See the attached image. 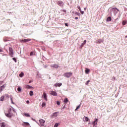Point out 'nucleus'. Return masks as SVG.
<instances>
[{"instance_id": "nucleus-23", "label": "nucleus", "mask_w": 127, "mask_h": 127, "mask_svg": "<svg viewBox=\"0 0 127 127\" xmlns=\"http://www.w3.org/2000/svg\"><path fill=\"white\" fill-rule=\"evenodd\" d=\"M17 91H18V92H21V91H22L21 88L20 87H18L17 88Z\"/></svg>"}, {"instance_id": "nucleus-12", "label": "nucleus", "mask_w": 127, "mask_h": 127, "mask_svg": "<svg viewBox=\"0 0 127 127\" xmlns=\"http://www.w3.org/2000/svg\"><path fill=\"white\" fill-rule=\"evenodd\" d=\"M98 120H99L98 119H96L95 121H94V122H93L94 127H95V125H98Z\"/></svg>"}, {"instance_id": "nucleus-36", "label": "nucleus", "mask_w": 127, "mask_h": 127, "mask_svg": "<svg viewBox=\"0 0 127 127\" xmlns=\"http://www.w3.org/2000/svg\"><path fill=\"white\" fill-rule=\"evenodd\" d=\"M13 60H14V61L16 63V59L15 58H13Z\"/></svg>"}, {"instance_id": "nucleus-2", "label": "nucleus", "mask_w": 127, "mask_h": 127, "mask_svg": "<svg viewBox=\"0 0 127 127\" xmlns=\"http://www.w3.org/2000/svg\"><path fill=\"white\" fill-rule=\"evenodd\" d=\"M72 72H66L64 74V77H66V78H70L71 76H72Z\"/></svg>"}, {"instance_id": "nucleus-1", "label": "nucleus", "mask_w": 127, "mask_h": 127, "mask_svg": "<svg viewBox=\"0 0 127 127\" xmlns=\"http://www.w3.org/2000/svg\"><path fill=\"white\" fill-rule=\"evenodd\" d=\"M10 112H11V109H9L8 110V113H5V116H6V117H7V118H10V117H12L13 116V114L10 113Z\"/></svg>"}, {"instance_id": "nucleus-42", "label": "nucleus", "mask_w": 127, "mask_h": 127, "mask_svg": "<svg viewBox=\"0 0 127 127\" xmlns=\"http://www.w3.org/2000/svg\"><path fill=\"white\" fill-rule=\"evenodd\" d=\"M75 19H78V17H76L75 18Z\"/></svg>"}, {"instance_id": "nucleus-41", "label": "nucleus", "mask_w": 127, "mask_h": 127, "mask_svg": "<svg viewBox=\"0 0 127 127\" xmlns=\"http://www.w3.org/2000/svg\"><path fill=\"white\" fill-rule=\"evenodd\" d=\"M26 103H29V101L27 100Z\"/></svg>"}, {"instance_id": "nucleus-39", "label": "nucleus", "mask_w": 127, "mask_h": 127, "mask_svg": "<svg viewBox=\"0 0 127 127\" xmlns=\"http://www.w3.org/2000/svg\"><path fill=\"white\" fill-rule=\"evenodd\" d=\"M0 52H2V50H1V49H0Z\"/></svg>"}, {"instance_id": "nucleus-33", "label": "nucleus", "mask_w": 127, "mask_h": 127, "mask_svg": "<svg viewBox=\"0 0 127 127\" xmlns=\"http://www.w3.org/2000/svg\"><path fill=\"white\" fill-rule=\"evenodd\" d=\"M57 105H58V106H60V102L57 101Z\"/></svg>"}, {"instance_id": "nucleus-32", "label": "nucleus", "mask_w": 127, "mask_h": 127, "mask_svg": "<svg viewBox=\"0 0 127 127\" xmlns=\"http://www.w3.org/2000/svg\"><path fill=\"white\" fill-rule=\"evenodd\" d=\"M11 102L13 105H14V102H13V101L12 100V98H10Z\"/></svg>"}, {"instance_id": "nucleus-21", "label": "nucleus", "mask_w": 127, "mask_h": 127, "mask_svg": "<svg viewBox=\"0 0 127 127\" xmlns=\"http://www.w3.org/2000/svg\"><path fill=\"white\" fill-rule=\"evenodd\" d=\"M112 21V17H108L107 19V21Z\"/></svg>"}, {"instance_id": "nucleus-19", "label": "nucleus", "mask_w": 127, "mask_h": 127, "mask_svg": "<svg viewBox=\"0 0 127 127\" xmlns=\"http://www.w3.org/2000/svg\"><path fill=\"white\" fill-rule=\"evenodd\" d=\"M42 108H45V107H46V103L43 102V103L42 104Z\"/></svg>"}, {"instance_id": "nucleus-28", "label": "nucleus", "mask_w": 127, "mask_h": 127, "mask_svg": "<svg viewBox=\"0 0 127 127\" xmlns=\"http://www.w3.org/2000/svg\"><path fill=\"white\" fill-rule=\"evenodd\" d=\"M64 103H68V99L65 98L64 100Z\"/></svg>"}, {"instance_id": "nucleus-25", "label": "nucleus", "mask_w": 127, "mask_h": 127, "mask_svg": "<svg viewBox=\"0 0 127 127\" xmlns=\"http://www.w3.org/2000/svg\"><path fill=\"white\" fill-rule=\"evenodd\" d=\"M53 117H54V118H56V117H57V112L54 113L53 114Z\"/></svg>"}, {"instance_id": "nucleus-26", "label": "nucleus", "mask_w": 127, "mask_h": 127, "mask_svg": "<svg viewBox=\"0 0 127 127\" xmlns=\"http://www.w3.org/2000/svg\"><path fill=\"white\" fill-rule=\"evenodd\" d=\"M24 125H25V126H30L29 123L28 122H24Z\"/></svg>"}, {"instance_id": "nucleus-43", "label": "nucleus", "mask_w": 127, "mask_h": 127, "mask_svg": "<svg viewBox=\"0 0 127 127\" xmlns=\"http://www.w3.org/2000/svg\"><path fill=\"white\" fill-rule=\"evenodd\" d=\"M29 83H31V81H30L29 82Z\"/></svg>"}, {"instance_id": "nucleus-27", "label": "nucleus", "mask_w": 127, "mask_h": 127, "mask_svg": "<svg viewBox=\"0 0 127 127\" xmlns=\"http://www.w3.org/2000/svg\"><path fill=\"white\" fill-rule=\"evenodd\" d=\"M60 124L59 123H56L54 125V127H58Z\"/></svg>"}, {"instance_id": "nucleus-30", "label": "nucleus", "mask_w": 127, "mask_h": 127, "mask_svg": "<svg viewBox=\"0 0 127 127\" xmlns=\"http://www.w3.org/2000/svg\"><path fill=\"white\" fill-rule=\"evenodd\" d=\"M112 9H114V10H116V9L117 10V11H120V10L116 7L112 8Z\"/></svg>"}, {"instance_id": "nucleus-34", "label": "nucleus", "mask_w": 127, "mask_h": 127, "mask_svg": "<svg viewBox=\"0 0 127 127\" xmlns=\"http://www.w3.org/2000/svg\"><path fill=\"white\" fill-rule=\"evenodd\" d=\"M34 55V53L33 52H31L30 53V56H33V55Z\"/></svg>"}, {"instance_id": "nucleus-5", "label": "nucleus", "mask_w": 127, "mask_h": 127, "mask_svg": "<svg viewBox=\"0 0 127 127\" xmlns=\"http://www.w3.org/2000/svg\"><path fill=\"white\" fill-rule=\"evenodd\" d=\"M9 51L10 56H11V57H12L13 56V50H12V49L11 48H9Z\"/></svg>"}, {"instance_id": "nucleus-35", "label": "nucleus", "mask_w": 127, "mask_h": 127, "mask_svg": "<svg viewBox=\"0 0 127 127\" xmlns=\"http://www.w3.org/2000/svg\"><path fill=\"white\" fill-rule=\"evenodd\" d=\"M80 108V105H79L78 106H77L76 108V109L75 110V111H77V110H78V109Z\"/></svg>"}, {"instance_id": "nucleus-4", "label": "nucleus", "mask_w": 127, "mask_h": 127, "mask_svg": "<svg viewBox=\"0 0 127 127\" xmlns=\"http://www.w3.org/2000/svg\"><path fill=\"white\" fill-rule=\"evenodd\" d=\"M39 122L40 126H41V127H44V124H45V120L43 119H40L39 120Z\"/></svg>"}, {"instance_id": "nucleus-29", "label": "nucleus", "mask_w": 127, "mask_h": 127, "mask_svg": "<svg viewBox=\"0 0 127 127\" xmlns=\"http://www.w3.org/2000/svg\"><path fill=\"white\" fill-rule=\"evenodd\" d=\"M53 67H54V68H58V65H57V64H54L53 65Z\"/></svg>"}, {"instance_id": "nucleus-17", "label": "nucleus", "mask_w": 127, "mask_h": 127, "mask_svg": "<svg viewBox=\"0 0 127 127\" xmlns=\"http://www.w3.org/2000/svg\"><path fill=\"white\" fill-rule=\"evenodd\" d=\"M0 101L1 102H3V101H4V96H1L0 98Z\"/></svg>"}, {"instance_id": "nucleus-14", "label": "nucleus", "mask_w": 127, "mask_h": 127, "mask_svg": "<svg viewBox=\"0 0 127 127\" xmlns=\"http://www.w3.org/2000/svg\"><path fill=\"white\" fill-rule=\"evenodd\" d=\"M31 40V39H26L22 40V41H23V42H28V41H30Z\"/></svg>"}, {"instance_id": "nucleus-10", "label": "nucleus", "mask_w": 127, "mask_h": 127, "mask_svg": "<svg viewBox=\"0 0 127 127\" xmlns=\"http://www.w3.org/2000/svg\"><path fill=\"white\" fill-rule=\"evenodd\" d=\"M25 88H26V89H33V87L29 85H25Z\"/></svg>"}, {"instance_id": "nucleus-11", "label": "nucleus", "mask_w": 127, "mask_h": 127, "mask_svg": "<svg viewBox=\"0 0 127 127\" xmlns=\"http://www.w3.org/2000/svg\"><path fill=\"white\" fill-rule=\"evenodd\" d=\"M55 86L56 87H61V86H62V83H57L55 84Z\"/></svg>"}, {"instance_id": "nucleus-37", "label": "nucleus", "mask_w": 127, "mask_h": 127, "mask_svg": "<svg viewBox=\"0 0 127 127\" xmlns=\"http://www.w3.org/2000/svg\"><path fill=\"white\" fill-rule=\"evenodd\" d=\"M125 24H126V22L123 21V25H125Z\"/></svg>"}, {"instance_id": "nucleus-15", "label": "nucleus", "mask_w": 127, "mask_h": 127, "mask_svg": "<svg viewBox=\"0 0 127 127\" xmlns=\"http://www.w3.org/2000/svg\"><path fill=\"white\" fill-rule=\"evenodd\" d=\"M83 121H84V122H88L89 121V118H88V117H84L83 118Z\"/></svg>"}, {"instance_id": "nucleus-31", "label": "nucleus", "mask_w": 127, "mask_h": 127, "mask_svg": "<svg viewBox=\"0 0 127 127\" xmlns=\"http://www.w3.org/2000/svg\"><path fill=\"white\" fill-rule=\"evenodd\" d=\"M89 83H90V80H88V81L85 83V85H86L87 86H88V85H89Z\"/></svg>"}, {"instance_id": "nucleus-24", "label": "nucleus", "mask_w": 127, "mask_h": 127, "mask_svg": "<svg viewBox=\"0 0 127 127\" xmlns=\"http://www.w3.org/2000/svg\"><path fill=\"white\" fill-rule=\"evenodd\" d=\"M33 91H30V92H29V95H30V96H33Z\"/></svg>"}, {"instance_id": "nucleus-8", "label": "nucleus", "mask_w": 127, "mask_h": 127, "mask_svg": "<svg viewBox=\"0 0 127 127\" xmlns=\"http://www.w3.org/2000/svg\"><path fill=\"white\" fill-rule=\"evenodd\" d=\"M5 84H4L0 87V93H1L3 90H4V88H5Z\"/></svg>"}, {"instance_id": "nucleus-22", "label": "nucleus", "mask_w": 127, "mask_h": 127, "mask_svg": "<svg viewBox=\"0 0 127 127\" xmlns=\"http://www.w3.org/2000/svg\"><path fill=\"white\" fill-rule=\"evenodd\" d=\"M86 42H87V40H84L83 43H82L81 44V46L83 47L84 46V45H85V44H86Z\"/></svg>"}, {"instance_id": "nucleus-7", "label": "nucleus", "mask_w": 127, "mask_h": 127, "mask_svg": "<svg viewBox=\"0 0 127 127\" xmlns=\"http://www.w3.org/2000/svg\"><path fill=\"white\" fill-rule=\"evenodd\" d=\"M50 95H52V96H57V93L56 92L52 90L50 91Z\"/></svg>"}, {"instance_id": "nucleus-3", "label": "nucleus", "mask_w": 127, "mask_h": 127, "mask_svg": "<svg viewBox=\"0 0 127 127\" xmlns=\"http://www.w3.org/2000/svg\"><path fill=\"white\" fill-rule=\"evenodd\" d=\"M42 97H43V99L45 100V101H46V102H47V101H48L47 94H46V93H45V92H43Z\"/></svg>"}, {"instance_id": "nucleus-40", "label": "nucleus", "mask_w": 127, "mask_h": 127, "mask_svg": "<svg viewBox=\"0 0 127 127\" xmlns=\"http://www.w3.org/2000/svg\"><path fill=\"white\" fill-rule=\"evenodd\" d=\"M65 26H68V25H67V23H65Z\"/></svg>"}, {"instance_id": "nucleus-20", "label": "nucleus", "mask_w": 127, "mask_h": 127, "mask_svg": "<svg viewBox=\"0 0 127 127\" xmlns=\"http://www.w3.org/2000/svg\"><path fill=\"white\" fill-rule=\"evenodd\" d=\"M19 76L20 78H22L23 76H24V73H23V72H21Z\"/></svg>"}, {"instance_id": "nucleus-13", "label": "nucleus", "mask_w": 127, "mask_h": 127, "mask_svg": "<svg viewBox=\"0 0 127 127\" xmlns=\"http://www.w3.org/2000/svg\"><path fill=\"white\" fill-rule=\"evenodd\" d=\"M58 5H60V6H62V5H63L64 3H63V2H62L61 1H59L58 2Z\"/></svg>"}, {"instance_id": "nucleus-6", "label": "nucleus", "mask_w": 127, "mask_h": 127, "mask_svg": "<svg viewBox=\"0 0 127 127\" xmlns=\"http://www.w3.org/2000/svg\"><path fill=\"white\" fill-rule=\"evenodd\" d=\"M104 42V40L102 39H98L95 42L96 43H97L98 44H100L101 43H103Z\"/></svg>"}, {"instance_id": "nucleus-9", "label": "nucleus", "mask_w": 127, "mask_h": 127, "mask_svg": "<svg viewBox=\"0 0 127 127\" xmlns=\"http://www.w3.org/2000/svg\"><path fill=\"white\" fill-rule=\"evenodd\" d=\"M23 116L26 117V118H30V114L28 113H24Z\"/></svg>"}, {"instance_id": "nucleus-18", "label": "nucleus", "mask_w": 127, "mask_h": 127, "mask_svg": "<svg viewBox=\"0 0 127 127\" xmlns=\"http://www.w3.org/2000/svg\"><path fill=\"white\" fill-rule=\"evenodd\" d=\"M0 126L1 127H5V124L4 123H1L0 124Z\"/></svg>"}, {"instance_id": "nucleus-38", "label": "nucleus", "mask_w": 127, "mask_h": 127, "mask_svg": "<svg viewBox=\"0 0 127 127\" xmlns=\"http://www.w3.org/2000/svg\"><path fill=\"white\" fill-rule=\"evenodd\" d=\"M81 14H84V11H80Z\"/></svg>"}, {"instance_id": "nucleus-16", "label": "nucleus", "mask_w": 127, "mask_h": 127, "mask_svg": "<svg viewBox=\"0 0 127 127\" xmlns=\"http://www.w3.org/2000/svg\"><path fill=\"white\" fill-rule=\"evenodd\" d=\"M85 72L86 74H89V73L90 72V69L86 68V69L85 70Z\"/></svg>"}]
</instances>
